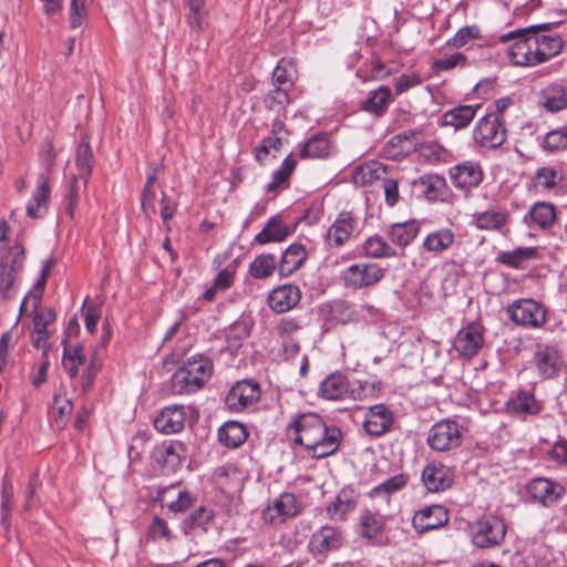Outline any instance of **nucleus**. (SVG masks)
<instances>
[{"label":"nucleus","mask_w":567,"mask_h":567,"mask_svg":"<svg viewBox=\"0 0 567 567\" xmlns=\"http://www.w3.org/2000/svg\"><path fill=\"white\" fill-rule=\"evenodd\" d=\"M535 181L543 188L553 189L563 181V173L553 166L539 167L535 173Z\"/></svg>","instance_id":"51"},{"label":"nucleus","mask_w":567,"mask_h":567,"mask_svg":"<svg viewBox=\"0 0 567 567\" xmlns=\"http://www.w3.org/2000/svg\"><path fill=\"white\" fill-rule=\"evenodd\" d=\"M508 411L517 415H535L540 412L542 403L530 391H520L507 403Z\"/></svg>","instance_id":"35"},{"label":"nucleus","mask_w":567,"mask_h":567,"mask_svg":"<svg viewBox=\"0 0 567 567\" xmlns=\"http://www.w3.org/2000/svg\"><path fill=\"white\" fill-rule=\"evenodd\" d=\"M55 311L48 308L44 311H35L33 316V332L34 337L32 343L37 349L45 348L47 341L50 337L48 326L54 322Z\"/></svg>","instance_id":"31"},{"label":"nucleus","mask_w":567,"mask_h":567,"mask_svg":"<svg viewBox=\"0 0 567 567\" xmlns=\"http://www.w3.org/2000/svg\"><path fill=\"white\" fill-rule=\"evenodd\" d=\"M450 174L455 187L461 189L476 187L483 179L481 165L471 161L454 166Z\"/></svg>","instance_id":"21"},{"label":"nucleus","mask_w":567,"mask_h":567,"mask_svg":"<svg viewBox=\"0 0 567 567\" xmlns=\"http://www.w3.org/2000/svg\"><path fill=\"white\" fill-rule=\"evenodd\" d=\"M51 187L49 178L44 174H40L38 177L37 187L32 194L31 199L27 205V214L31 218L43 217L49 207Z\"/></svg>","instance_id":"23"},{"label":"nucleus","mask_w":567,"mask_h":567,"mask_svg":"<svg viewBox=\"0 0 567 567\" xmlns=\"http://www.w3.org/2000/svg\"><path fill=\"white\" fill-rule=\"evenodd\" d=\"M300 504L292 493H282L274 498L262 512V519L267 524L276 525L297 516Z\"/></svg>","instance_id":"9"},{"label":"nucleus","mask_w":567,"mask_h":567,"mask_svg":"<svg viewBox=\"0 0 567 567\" xmlns=\"http://www.w3.org/2000/svg\"><path fill=\"white\" fill-rule=\"evenodd\" d=\"M476 144L484 148H497L506 141V128L499 114H487L481 117L473 131Z\"/></svg>","instance_id":"6"},{"label":"nucleus","mask_w":567,"mask_h":567,"mask_svg":"<svg viewBox=\"0 0 567 567\" xmlns=\"http://www.w3.org/2000/svg\"><path fill=\"white\" fill-rule=\"evenodd\" d=\"M187 21L192 29L202 31L207 25L208 10L205 0H186Z\"/></svg>","instance_id":"45"},{"label":"nucleus","mask_w":567,"mask_h":567,"mask_svg":"<svg viewBox=\"0 0 567 567\" xmlns=\"http://www.w3.org/2000/svg\"><path fill=\"white\" fill-rule=\"evenodd\" d=\"M421 481L430 493L444 492L452 486L454 472L447 465L439 461H432L423 467Z\"/></svg>","instance_id":"12"},{"label":"nucleus","mask_w":567,"mask_h":567,"mask_svg":"<svg viewBox=\"0 0 567 567\" xmlns=\"http://www.w3.org/2000/svg\"><path fill=\"white\" fill-rule=\"evenodd\" d=\"M301 329V320L293 317H284L279 319L275 327L276 332L281 339H291V337Z\"/></svg>","instance_id":"57"},{"label":"nucleus","mask_w":567,"mask_h":567,"mask_svg":"<svg viewBox=\"0 0 567 567\" xmlns=\"http://www.w3.org/2000/svg\"><path fill=\"white\" fill-rule=\"evenodd\" d=\"M185 420V406L174 404L162 409L154 419V427L163 434H174L183 430Z\"/></svg>","instance_id":"19"},{"label":"nucleus","mask_w":567,"mask_h":567,"mask_svg":"<svg viewBox=\"0 0 567 567\" xmlns=\"http://www.w3.org/2000/svg\"><path fill=\"white\" fill-rule=\"evenodd\" d=\"M310 546L318 554L338 549L341 546V532L334 526H322L312 535Z\"/></svg>","instance_id":"27"},{"label":"nucleus","mask_w":567,"mask_h":567,"mask_svg":"<svg viewBox=\"0 0 567 567\" xmlns=\"http://www.w3.org/2000/svg\"><path fill=\"white\" fill-rule=\"evenodd\" d=\"M506 212L486 210L473 216L474 225L483 230H499L507 221Z\"/></svg>","instance_id":"44"},{"label":"nucleus","mask_w":567,"mask_h":567,"mask_svg":"<svg viewBox=\"0 0 567 567\" xmlns=\"http://www.w3.org/2000/svg\"><path fill=\"white\" fill-rule=\"evenodd\" d=\"M213 517L214 513L212 509L200 506L189 515L188 523L192 527L206 528V526L212 522Z\"/></svg>","instance_id":"64"},{"label":"nucleus","mask_w":567,"mask_h":567,"mask_svg":"<svg viewBox=\"0 0 567 567\" xmlns=\"http://www.w3.org/2000/svg\"><path fill=\"white\" fill-rule=\"evenodd\" d=\"M385 270L374 262H357L342 272L344 286L351 290H361L375 286L384 277Z\"/></svg>","instance_id":"7"},{"label":"nucleus","mask_w":567,"mask_h":567,"mask_svg":"<svg viewBox=\"0 0 567 567\" xmlns=\"http://www.w3.org/2000/svg\"><path fill=\"white\" fill-rule=\"evenodd\" d=\"M282 137L277 135L265 138L261 145L258 146L255 151L257 161H264L271 150H280L282 146Z\"/></svg>","instance_id":"63"},{"label":"nucleus","mask_w":567,"mask_h":567,"mask_svg":"<svg viewBox=\"0 0 567 567\" xmlns=\"http://www.w3.org/2000/svg\"><path fill=\"white\" fill-rule=\"evenodd\" d=\"M358 226L351 212H341L328 228L324 243L330 248H340L350 240Z\"/></svg>","instance_id":"13"},{"label":"nucleus","mask_w":567,"mask_h":567,"mask_svg":"<svg viewBox=\"0 0 567 567\" xmlns=\"http://www.w3.org/2000/svg\"><path fill=\"white\" fill-rule=\"evenodd\" d=\"M393 423V416L384 404L370 406L363 421L364 431L372 436H380L386 433Z\"/></svg>","instance_id":"20"},{"label":"nucleus","mask_w":567,"mask_h":567,"mask_svg":"<svg viewBox=\"0 0 567 567\" xmlns=\"http://www.w3.org/2000/svg\"><path fill=\"white\" fill-rule=\"evenodd\" d=\"M536 249L533 247H520L513 251L504 252L501 256V261L511 267H519L523 260L534 257Z\"/></svg>","instance_id":"56"},{"label":"nucleus","mask_w":567,"mask_h":567,"mask_svg":"<svg viewBox=\"0 0 567 567\" xmlns=\"http://www.w3.org/2000/svg\"><path fill=\"white\" fill-rule=\"evenodd\" d=\"M558 24L559 22L534 24L525 29L503 34L501 37L503 42L514 40V43L508 48V58L511 62L519 66H532L538 64L539 60H537L538 56L536 55L534 37H528V34L532 33L534 35L539 31H548Z\"/></svg>","instance_id":"2"},{"label":"nucleus","mask_w":567,"mask_h":567,"mask_svg":"<svg viewBox=\"0 0 567 567\" xmlns=\"http://www.w3.org/2000/svg\"><path fill=\"white\" fill-rule=\"evenodd\" d=\"M382 529V522L371 512H365L360 517L361 536L372 540L375 539Z\"/></svg>","instance_id":"53"},{"label":"nucleus","mask_w":567,"mask_h":567,"mask_svg":"<svg viewBox=\"0 0 567 567\" xmlns=\"http://www.w3.org/2000/svg\"><path fill=\"white\" fill-rule=\"evenodd\" d=\"M307 259V250L301 244H291L281 256L278 272L282 277H289L298 270Z\"/></svg>","instance_id":"28"},{"label":"nucleus","mask_w":567,"mask_h":567,"mask_svg":"<svg viewBox=\"0 0 567 567\" xmlns=\"http://www.w3.org/2000/svg\"><path fill=\"white\" fill-rule=\"evenodd\" d=\"M449 511L445 506L433 504L419 509L413 518L412 526L419 534L441 528L449 523Z\"/></svg>","instance_id":"14"},{"label":"nucleus","mask_w":567,"mask_h":567,"mask_svg":"<svg viewBox=\"0 0 567 567\" xmlns=\"http://www.w3.org/2000/svg\"><path fill=\"white\" fill-rule=\"evenodd\" d=\"M359 496L360 494L352 486H344L338 493L334 502L327 507L330 518L343 519L348 513L355 508Z\"/></svg>","instance_id":"26"},{"label":"nucleus","mask_w":567,"mask_h":567,"mask_svg":"<svg viewBox=\"0 0 567 567\" xmlns=\"http://www.w3.org/2000/svg\"><path fill=\"white\" fill-rule=\"evenodd\" d=\"M248 437L246 426L237 421H228L218 430L219 442L230 449L244 444Z\"/></svg>","instance_id":"32"},{"label":"nucleus","mask_w":567,"mask_h":567,"mask_svg":"<svg viewBox=\"0 0 567 567\" xmlns=\"http://www.w3.org/2000/svg\"><path fill=\"white\" fill-rule=\"evenodd\" d=\"M530 497L544 506L556 503L565 493V488L557 482L545 477H537L527 485Z\"/></svg>","instance_id":"17"},{"label":"nucleus","mask_w":567,"mask_h":567,"mask_svg":"<svg viewBox=\"0 0 567 567\" xmlns=\"http://www.w3.org/2000/svg\"><path fill=\"white\" fill-rule=\"evenodd\" d=\"M509 318L519 326L538 329L546 323V310L533 299L514 301L507 309Z\"/></svg>","instance_id":"8"},{"label":"nucleus","mask_w":567,"mask_h":567,"mask_svg":"<svg viewBox=\"0 0 567 567\" xmlns=\"http://www.w3.org/2000/svg\"><path fill=\"white\" fill-rule=\"evenodd\" d=\"M301 299V291L298 286L286 284L275 288L268 296L269 308L277 312L284 313L293 309Z\"/></svg>","instance_id":"18"},{"label":"nucleus","mask_w":567,"mask_h":567,"mask_svg":"<svg viewBox=\"0 0 567 567\" xmlns=\"http://www.w3.org/2000/svg\"><path fill=\"white\" fill-rule=\"evenodd\" d=\"M259 395L258 383L251 380H243L229 390L225 402L229 410L239 412L257 402Z\"/></svg>","instance_id":"15"},{"label":"nucleus","mask_w":567,"mask_h":567,"mask_svg":"<svg viewBox=\"0 0 567 567\" xmlns=\"http://www.w3.org/2000/svg\"><path fill=\"white\" fill-rule=\"evenodd\" d=\"M445 186V179L436 174L423 175L412 182V188L416 196L424 197L430 202L441 199Z\"/></svg>","instance_id":"24"},{"label":"nucleus","mask_w":567,"mask_h":567,"mask_svg":"<svg viewBox=\"0 0 567 567\" xmlns=\"http://www.w3.org/2000/svg\"><path fill=\"white\" fill-rule=\"evenodd\" d=\"M481 107L477 105H458L454 109L446 111L443 116V125L452 126L455 130L466 127L475 117L477 110Z\"/></svg>","instance_id":"34"},{"label":"nucleus","mask_w":567,"mask_h":567,"mask_svg":"<svg viewBox=\"0 0 567 567\" xmlns=\"http://www.w3.org/2000/svg\"><path fill=\"white\" fill-rule=\"evenodd\" d=\"M293 75V66L282 59L272 72V81L280 87L286 84L292 85Z\"/></svg>","instance_id":"58"},{"label":"nucleus","mask_w":567,"mask_h":567,"mask_svg":"<svg viewBox=\"0 0 567 567\" xmlns=\"http://www.w3.org/2000/svg\"><path fill=\"white\" fill-rule=\"evenodd\" d=\"M164 502L171 512L183 513L193 506L195 497L186 489L171 486L164 492Z\"/></svg>","instance_id":"37"},{"label":"nucleus","mask_w":567,"mask_h":567,"mask_svg":"<svg viewBox=\"0 0 567 567\" xmlns=\"http://www.w3.org/2000/svg\"><path fill=\"white\" fill-rule=\"evenodd\" d=\"M408 483V476L405 474L394 475L383 483L379 484L371 491V496H379L381 494L390 495L403 488Z\"/></svg>","instance_id":"54"},{"label":"nucleus","mask_w":567,"mask_h":567,"mask_svg":"<svg viewBox=\"0 0 567 567\" xmlns=\"http://www.w3.org/2000/svg\"><path fill=\"white\" fill-rule=\"evenodd\" d=\"M212 373L213 363L209 359L192 357L172 375L173 391L177 394L194 393L204 386Z\"/></svg>","instance_id":"3"},{"label":"nucleus","mask_w":567,"mask_h":567,"mask_svg":"<svg viewBox=\"0 0 567 567\" xmlns=\"http://www.w3.org/2000/svg\"><path fill=\"white\" fill-rule=\"evenodd\" d=\"M348 392V381L341 373H331L321 383L319 394L326 400H340Z\"/></svg>","instance_id":"36"},{"label":"nucleus","mask_w":567,"mask_h":567,"mask_svg":"<svg viewBox=\"0 0 567 567\" xmlns=\"http://www.w3.org/2000/svg\"><path fill=\"white\" fill-rule=\"evenodd\" d=\"M286 433L313 458L332 455L341 441V431L336 426H328L319 414L312 412L295 415L287 425Z\"/></svg>","instance_id":"1"},{"label":"nucleus","mask_w":567,"mask_h":567,"mask_svg":"<svg viewBox=\"0 0 567 567\" xmlns=\"http://www.w3.org/2000/svg\"><path fill=\"white\" fill-rule=\"evenodd\" d=\"M290 234L288 226L282 224L280 216L271 217L262 230L255 236L254 243L265 245L268 243H280Z\"/></svg>","instance_id":"33"},{"label":"nucleus","mask_w":567,"mask_h":567,"mask_svg":"<svg viewBox=\"0 0 567 567\" xmlns=\"http://www.w3.org/2000/svg\"><path fill=\"white\" fill-rule=\"evenodd\" d=\"M386 174V167L379 162H372L364 166L359 167L354 174L355 183H361L363 185L371 184L373 181L382 179Z\"/></svg>","instance_id":"49"},{"label":"nucleus","mask_w":567,"mask_h":567,"mask_svg":"<svg viewBox=\"0 0 567 567\" xmlns=\"http://www.w3.org/2000/svg\"><path fill=\"white\" fill-rule=\"evenodd\" d=\"M538 102L548 112H559L567 107V89L557 83L548 84L540 91Z\"/></svg>","instance_id":"29"},{"label":"nucleus","mask_w":567,"mask_h":567,"mask_svg":"<svg viewBox=\"0 0 567 567\" xmlns=\"http://www.w3.org/2000/svg\"><path fill=\"white\" fill-rule=\"evenodd\" d=\"M22 251L17 252L12 259L7 257L1 261L0 293L4 299H11L14 296V282L22 268Z\"/></svg>","instance_id":"22"},{"label":"nucleus","mask_w":567,"mask_h":567,"mask_svg":"<svg viewBox=\"0 0 567 567\" xmlns=\"http://www.w3.org/2000/svg\"><path fill=\"white\" fill-rule=\"evenodd\" d=\"M154 462L167 472H175L187 457V449L181 441H164L153 450Z\"/></svg>","instance_id":"10"},{"label":"nucleus","mask_w":567,"mask_h":567,"mask_svg":"<svg viewBox=\"0 0 567 567\" xmlns=\"http://www.w3.org/2000/svg\"><path fill=\"white\" fill-rule=\"evenodd\" d=\"M297 165V162L291 157V155H288L279 169L275 171L272 174L271 182L267 185L268 192H274L281 185H285L288 183V179L290 175L292 174L295 167Z\"/></svg>","instance_id":"50"},{"label":"nucleus","mask_w":567,"mask_h":567,"mask_svg":"<svg viewBox=\"0 0 567 567\" xmlns=\"http://www.w3.org/2000/svg\"><path fill=\"white\" fill-rule=\"evenodd\" d=\"M75 165L78 168V174L75 176L83 179V185L85 187L93 167V154L90 144L86 141L81 142L78 146Z\"/></svg>","instance_id":"43"},{"label":"nucleus","mask_w":567,"mask_h":567,"mask_svg":"<svg viewBox=\"0 0 567 567\" xmlns=\"http://www.w3.org/2000/svg\"><path fill=\"white\" fill-rule=\"evenodd\" d=\"M419 230V225L414 220L398 223L390 226L388 236L394 245L406 247L415 239Z\"/></svg>","instance_id":"39"},{"label":"nucleus","mask_w":567,"mask_h":567,"mask_svg":"<svg viewBox=\"0 0 567 567\" xmlns=\"http://www.w3.org/2000/svg\"><path fill=\"white\" fill-rule=\"evenodd\" d=\"M465 64L466 56L461 52H456L450 56L434 60L432 63V68L436 72H441L452 70L456 66H465Z\"/></svg>","instance_id":"59"},{"label":"nucleus","mask_w":567,"mask_h":567,"mask_svg":"<svg viewBox=\"0 0 567 567\" xmlns=\"http://www.w3.org/2000/svg\"><path fill=\"white\" fill-rule=\"evenodd\" d=\"M288 103L289 95L286 87L277 86L265 97L266 107L277 113L285 111V107Z\"/></svg>","instance_id":"55"},{"label":"nucleus","mask_w":567,"mask_h":567,"mask_svg":"<svg viewBox=\"0 0 567 567\" xmlns=\"http://www.w3.org/2000/svg\"><path fill=\"white\" fill-rule=\"evenodd\" d=\"M362 251L367 258L371 259L392 258L396 256V250L378 235L370 236L363 241Z\"/></svg>","instance_id":"42"},{"label":"nucleus","mask_w":567,"mask_h":567,"mask_svg":"<svg viewBox=\"0 0 567 567\" xmlns=\"http://www.w3.org/2000/svg\"><path fill=\"white\" fill-rule=\"evenodd\" d=\"M85 362L84 349L82 346H76L73 349L64 348L62 365L66 370L69 377L74 379L78 377L79 367Z\"/></svg>","instance_id":"46"},{"label":"nucleus","mask_w":567,"mask_h":567,"mask_svg":"<svg viewBox=\"0 0 567 567\" xmlns=\"http://www.w3.org/2000/svg\"><path fill=\"white\" fill-rule=\"evenodd\" d=\"M464 432L465 427L462 424L452 419H444L431 426L426 442L435 452H450L462 445Z\"/></svg>","instance_id":"4"},{"label":"nucleus","mask_w":567,"mask_h":567,"mask_svg":"<svg viewBox=\"0 0 567 567\" xmlns=\"http://www.w3.org/2000/svg\"><path fill=\"white\" fill-rule=\"evenodd\" d=\"M52 409H53V414H54L56 425L59 427H63L65 425L66 416L73 410L72 402L68 399L60 401V398L54 396V404H53Z\"/></svg>","instance_id":"61"},{"label":"nucleus","mask_w":567,"mask_h":567,"mask_svg":"<svg viewBox=\"0 0 567 567\" xmlns=\"http://www.w3.org/2000/svg\"><path fill=\"white\" fill-rule=\"evenodd\" d=\"M547 152H556L567 148V125L548 132L542 143Z\"/></svg>","instance_id":"52"},{"label":"nucleus","mask_w":567,"mask_h":567,"mask_svg":"<svg viewBox=\"0 0 567 567\" xmlns=\"http://www.w3.org/2000/svg\"><path fill=\"white\" fill-rule=\"evenodd\" d=\"M86 17V7L83 0H71L70 3V27L76 29L82 25Z\"/></svg>","instance_id":"62"},{"label":"nucleus","mask_w":567,"mask_h":567,"mask_svg":"<svg viewBox=\"0 0 567 567\" xmlns=\"http://www.w3.org/2000/svg\"><path fill=\"white\" fill-rule=\"evenodd\" d=\"M529 218L533 224L542 229L550 227L556 219V208L551 203L537 202L528 210L525 220Z\"/></svg>","instance_id":"40"},{"label":"nucleus","mask_w":567,"mask_h":567,"mask_svg":"<svg viewBox=\"0 0 567 567\" xmlns=\"http://www.w3.org/2000/svg\"><path fill=\"white\" fill-rule=\"evenodd\" d=\"M162 167L159 164L152 163L146 171V182L142 192V209L144 214L150 217L156 213L155 199L157 189H159L158 173Z\"/></svg>","instance_id":"25"},{"label":"nucleus","mask_w":567,"mask_h":567,"mask_svg":"<svg viewBox=\"0 0 567 567\" xmlns=\"http://www.w3.org/2000/svg\"><path fill=\"white\" fill-rule=\"evenodd\" d=\"M277 267V261L274 255L262 254L256 257L250 264V275L256 279H264L272 275Z\"/></svg>","instance_id":"47"},{"label":"nucleus","mask_w":567,"mask_h":567,"mask_svg":"<svg viewBox=\"0 0 567 567\" xmlns=\"http://www.w3.org/2000/svg\"><path fill=\"white\" fill-rule=\"evenodd\" d=\"M480 35V30L475 25L461 28L453 38L447 41V44L454 48H462L468 43L472 39H476Z\"/></svg>","instance_id":"60"},{"label":"nucleus","mask_w":567,"mask_h":567,"mask_svg":"<svg viewBox=\"0 0 567 567\" xmlns=\"http://www.w3.org/2000/svg\"><path fill=\"white\" fill-rule=\"evenodd\" d=\"M455 241V234L450 228H441L426 235L422 249L434 255L446 251Z\"/></svg>","instance_id":"30"},{"label":"nucleus","mask_w":567,"mask_h":567,"mask_svg":"<svg viewBox=\"0 0 567 567\" xmlns=\"http://www.w3.org/2000/svg\"><path fill=\"white\" fill-rule=\"evenodd\" d=\"M391 101L390 87L382 85L369 93L368 97L361 102V109L365 112L381 115L385 112Z\"/></svg>","instance_id":"38"},{"label":"nucleus","mask_w":567,"mask_h":567,"mask_svg":"<svg viewBox=\"0 0 567 567\" xmlns=\"http://www.w3.org/2000/svg\"><path fill=\"white\" fill-rule=\"evenodd\" d=\"M483 327L476 321L462 328L454 339V350L464 359L475 357L484 344Z\"/></svg>","instance_id":"11"},{"label":"nucleus","mask_w":567,"mask_h":567,"mask_svg":"<svg viewBox=\"0 0 567 567\" xmlns=\"http://www.w3.org/2000/svg\"><path fill=\"white\" fill-rule=\"evenodd\" d=\"M534 362L538 373L545 379L556 377L563 367L559 350L549 344H537L534 353Z\"/></svg>","instance_id":"16"},{"label":"nucleus","mask_w":567,"mask_h":567,"mask_svg":"<svg viewBox=\"0 0 567 567\" xmlns=\"http://www.w3.org/2000/svg\"><path fill=\"white\" fill-rule=\"evenodd\" d=\"M506 525L495 515H485L471 525V537L474 546L489 548L498 546L505 538Z\"/></svg>","instance_id":"5"},{"label":"nucleus","mask_w":567,"mask_h":567,"mask_svg":"<svg viewBox=\"0 0 567 567\" xmlns=\"http://www.w3.org/2000/svg\"><path fill=\"white\" fill-rule=\"evenodd\" d=\"M329 141L324 135H313L300 150V157L317 158L328 154Z\"/></svg>","instance_id":"48"},{"label":"nucleus","mask_w":567,"mask_h":567,"mask_svg":"<svg viewBox=\"0 0 567 567\" xmlns=\"http://www.w3.org/2000/svg\"><path fill=\"white\" fill-rule=\"evenodd\" d=\"M536 55L539 63H543L550 58L558 55L563 49L561 38L556 35H535Z\"/></svg>","instance_id":"41"}]
</instances>
